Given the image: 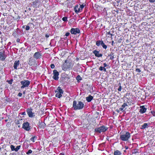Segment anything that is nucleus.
<instances>
[{"mask_svg": "<svg viewBox=\"0 0 155 155\" xmlns=\"http://www.w3.org/2000/svg\"><path fill=\"white\" fill-rule=\"evenodd\" d=\"M84 7V5L83 4L80 5L79 6V7L80 8L81 10V11H82V9Z\"/></svg>", "mask_w": 155, "mask_h": 155, "instance_id": "nucleus-32", "label": "nucleus"}, {"mask_svg": "<svg viewBox=\"0 0 155 155\" xmlns=\"http://www.w3.org/2000/svg\"><path fill=\"white\" fill-rule=\"evenodd\" d=\"M129 93H127L126 94V96L127 95H129Z\"/></svg>", "mask_w": 155, "mask_h": 155, "instance_id": "nucleus-51", "label": "nucleus"}, {"mask_svg": "<svg viewBox=\"0 0 155 155\" xmlns=\"http://www.w3.org/2000/svg\"><path fill=\"white\" fill-rule=\"evenodd\" d=\"M2 34V32L0 31V34Z\"/></svg>", "mask_w": 155, "mask_h": 155, "instance_id": "nucleus-54", "label": "nucleus"}, {"mask_svg": "<svg viewBox=\"0 0 155 155\" xmlns=\"http://www.w3.org/2000/svg\"><path fill=\"white\" fill-rule=\"evenodd\" d=\"M150 123L148 124L147 123H144L143 125L141 126V129H145L146 128H148L149 127V126L150 125Z\"/></svg>", "mask_w": 155, "mask_h": 155, "instance_id": "nucleus-18", "label": "nucleus"}, {"mask_svg": "<svg viewBox=\"0 0 155 155\" xmlns=\"http://www.w3.org/2000/svg\"><path fill=\"white\" fill-rule=\"evenodd\" d=\"M36 137L35 136L32 137L31 138L30 140L32 141L33 142H34V139H36Z\"/></svg>", "mask_w": 155, "mask_h": 155, "instance_id": "nucleus-30", "label": "nucleus"}, {"mask_svg": "<svg viewBox=\"0 0 155 155\" xmlns=\"http://www.w3.org/2000/svg\"><path fill=\"white\" fill-rule=\"evenodd\" d=\"M41 56V55L40 54H39V58H40V57Z\"/></svg>", "mask_w": 155, "mask_h": 155, "instance_id": "nucleus-52", "label": "nucleus"}, {"mask_svg": "<svg viewBox=\"0 0 155 155\" xmlns=\"http://www.w3.org/2000/svg\"><path fill=\"white\" fill-rule=\"evenodd\" d=\"M114 155H121V153L120 151L117 150L114 151Z\"/></svg>", "mask_w": 155, "mask_h": 155, "instance_id": "nucleus-23", "label": "nucleus"}, {"mask_svg": "<svg viewBox=\"0 0 155 155\" xmlns=\"http://www.w3.org/2000/svg\"><path fill=\"white\" fill-rule=\"evenodd\" d=\"M2 119H3V117H2Z\"/></svg>", "mask_w": 155, "mask_h": 155, "instance_id": "nucleus-57", "label": "nucleus"}, {"mask_svg": "<svg viewBox=\"0 0 155 155\" xmlns=\"http://www.w3.org/2000/svg\"><path fill=\"white\" fill-rule=\"evenodd\" d=\"M130 133L127 132H126V134H124L121 135L120 136V139L124 141H127L130 138Z\"/></svg>", "mask_w": 155, "mask_h": 155, "instance_id": "nucleus-4", "label": "nucleus"}, {"mask_svg": "<svg viewBox=\"0 0 155 155\" xmlns=\"http://www.w3.org/2000/svg\"><path fill=\"white\" fill-rule=\"evenodd\" d=\"M150 3H154L155 2V0H148Z\"/></svg>", "mask_w": 155, "mask_h": 155, "instance_id": "nucleus-39", "label": "nucleus"}, {"mask_svg": "<svg viewBox=\"0 0 155 155\" xmlns=\"http://www.w3.org/2000/svg\"><path fill=\"white\" fill-rule=\"evenodd\" d=\"M93 97L91 95L86 97V100L88 102H90L93 99Z\"/></svg>", "mask_w": 155, "mask_h": 155, "instance_id": "nucleus-20", "label": "nucleus"}, {"mask_svg": "<svg viewBox=\"0 0 155 155\" xmlns=\"http://www.w3.org/2000/svg\"><path fill=\"white\" fill-rule=\"evenodd\" d=\"M69 35H70V33L68 32H67L66 33L65 35L66 36H68Z\"/></svg>", "mask_w": 155, "mask_h": 155, "instance_id": "nucleus-41", "label": "nucleus"}, {"mask_svg": "<svg viewBox=\"0 0 155 155\" xmlns=\"http://www.w3.org/2000/svg\"><path fill=\"white\" fill-rule=\"evenodd\" d=\"M12 150H15V146L13 145H11L10 146Z\"/></svg>", "mask_w": 155, "mask_h": 155, "instance_id": "nucleus-28", "label": "nucleus"}, {"mask_svg": "<svg viewBox=\"0 0 155 155\" xmlns=\"http://www.w3.org/2000/svg\"><path fill=\"white\" fill-rule=\"evenodd\" d=\"M151 113L153 114V116H155V112L153 110H152L151 111Z\"/></svg>", "mask_w": 155, "mask_h": 155, "instance_id": "nucleus-36", "label": "nucleus"}, {"mask_svg": "<svg viewBox=\"0 0 155 155\" xmlns=\"http://www.w3.org/2000/svg\"><path fill=\"white\" fill-rule=\"evenodd\" d=\"M22 128L27 131H29L30 129L29 124L28 122L24 123L23 124Z\"/></svg>", "mask_w": 155, "mask_h": 155, "instance_id": "nucleus-10", "label": "nucleus"}, {"mask_svg": "<svg viewBox=\"0 0 155 155\" xmlns=\"http://www.w3.org/2000/svg\"><path fill=\"white\" fill-rule=\"evenodd\" d=\"M58 91V93L56 94L55 96L59 98H60L62 96V94L63 93V91L62 89H61L59 87H58L57 89Z\"/></svg>", "mask_w": 155, "mask_h": 155, "instance_id": "nucleus-7", "label": "nucleus"}, {"mask_svg": "<svg viewBox=\"0 0 155 155\" xmlns=\"http://www.w3.org/2000/svg\"><path fill=\"white\" fill-rule=\"evenodd\" d=\"M50 67L51 68L53 69L55 67V65L54 64H51L50 65Z\"/></svg>", "mask_w": 155, "mask_h": 155, "instance_id": "nucleus-37", "label": "nucleus"}, {"mask_svg": "<svg viewBox=\"0 0 155 155\" xmlns=\"http://www.w3.org/2000/svg\"><path fill=\"white\" fill-rule=\"evenodd\" d=\"M4 52L2 50H0V59L2 60H4L6 58Z\"/></svg>", "mask_w": 155, "mask_h": 155, "instance_id": "nucleus-12", "label": "nucleus"}, {"mask_svg": "<svg viewBox=\"0 0 155 155\" xmlns=\"http://www.w3.org/2000/svg\"><path fill=\"white\" fill-rule=\"evenodd\" d=\"M107 34L109 35H110L111 36V37H112L113 36V34H111L110 33V31H109L107 33Z\"/></svg>", "mask_w": 155, "mask_h": 155, "instance_id": "nucleus-40", "label": "nucleus"}, {"mask_svg": "<svg viewBox=\"0 0 155 155\" xmlns=\"http://www.w3.org/2000/svg\"><path fill=\"white\" fill-rule=\"evenodd\" d=\"M69 78L66 77H63L62 76L60 79V81L63 84H65V83H67L69 82Z\"/></svg>", "mask_w": 155, "mask_h": 155, "instance_id": "nucleus-5", "label": "nucleus"}, {"mask_svg": "<svg viewBox=\"0 0 155 155\" xmlns=\"http://www.w3.org/2000/svg\"><path fill=\"white\" fill-rule=\"evenodd\" d=\"M22 94L21 93H19L18 94V96L19 97L21 96H22Z\"/></svg>", "mask_w": 155, "mask_h": 155, "instance_id": "nucleus-43", "label": "nucleus"}, {"mask_svg": "<svg viewBox=\"0 0 155 155\" xmlns=\"http://www.w3.org/2000/svg\"><path fill=\"white\" fill-rule=\"evenodd\" d=\"M49 36V35L47 34L45 35V37L48 38Z\"/></svg>", "mask_w": 155, "mask_h": 155, "instance_id": "nucleus-45", "label": "nucleus"}, {"mask_svg": "<svg viewBox=\"0 0 155 155\" xmlns=\"http://www.w3.org/2000/svg\"><path fill=\"white\" fill-rule=\"evenodd\" d=\"M32 109L31 108H30V109H28L27 110V114H28L29 117H32L34 116V113H33L32 112Z\"/></svg>", "mask_w": 155, "mask_h": 155, "instance_id": "nucleus-11", "label": "nucleus"}, {"mask_svg": "<svg viewBox=\"0 0 155 155\" xmlns=\"http://www.w3.org/2000/svg\"><path fill=\"white\" fill-rule=\"evenodd\" d=\"M79 7V5H77L74 7V9L76 13H78L81 12V10L80 8Z\"/></svg>", "mask_w": 155, "mask_h": 155, "instance_id": "nucleus-15", "label": "nucleus"}, {"mask_svg": "<svg viewBox=\"0 0 155 155\" xmlns=\"http://www.w3.org/2000/svg\"><path fill=\"white\" fill-rule=\"evenodd\" d=\"M17 42H19V40L18 39L17 40Z\"/></svg>", "mask_w": 155, "mask_h": 155, "instance_id": "nucleus-50", "label": "nucleus"}, {"mask_svg": "<svg viewBox=\"0 0 155 155\" xmlns=\"http://www.w3.org/2000/svg\"><path fill=\"white\" fill-rule=\"evenodd\" d=\"M125 149H126V150H127V149H128V147L125 146Z\"/></svg>", "mask_w": 155, "mask_h": 155, "instance_id": "nucleus-49", "label": "nucleus"}, {"mask_svg": "<svg viewBox=\"0 0 155 155\" xmlns=\"http://www.w3.org/2000/svg\"><path fill=\"white\" fill-rule=\"evenodd\" d=\"M25 29L26 30H28L30 29V27L28 25H27Z\"/></svg>", "mask_w": 155, "mask_h": 155, "instance_id": "nucleus-38", "label": "nucleus"}, {"mask_svg": "<svg viewBox=\"0 0 155 155\" xmlns=\"http://www.w3.org/2000/svg\"><path fill=\"white\" fill-rule=\"evenodd\" d=\"M99 70L101 71L104 70L105 72L106 71V69L105 68L103 67L102 66H101L99 67Z\"/></svg>", "mask_w": 155, "mask_h": 155, "instance_id": "nucleus-26", "label": "nucleus"}, {"mask_svg": "<svg viewBox=\"0 0 155 155\" xmlns=\"http://www.w3.org/2000/svg\"><path fill=\"white\" fill-rule=\"evenodd\" d=\"M112 32L113 33H114V31H112Z\"/></svg>", "mask_w": 155, "mask_h": 155, "instance_id": "nucleus-55", "label": "nucleus"}, {"mask_svg": "<svg viewBox=\"0 0 155 155\" xmlns=\"http://www.w3.org/2000/svg\"><path fill=\"white\" fill-rule=\"evenodd\" d=\"M127 106V104L125 103H124L121 106V107L119 108V110L120 111H122L124 109L125 107Z\"/></svg>", "mask_w": 155, "mask_h": 155, "instance_id": "nucleus-21", "label": "nucleus"}, {"mask_svg": "<svg viewBox=\"0 0 155 155\" xmlns=\"http://www.w3.org/2000/svg\"><path fill=\"white\" fill-rule=\"evenodd\" d=\"M32 152V151L31 150H29L28 152L26 153L27 154H29Z\"/></svg>", "mask_w": 155, "mask_h": 155, "instance_id": "nucleus-33", "label": "nucleus"}, {"mask_svg": "<svg viewBox=\"0 0 155 155\" xmlns=\"http://www.w3.org/2000/svg\"><path fill=\"white\" fill-rule=\"evenodd\" d=\"M119 110H117V111L118 112H119Z\"/></svg>", "mask_w": 155, "mask_h": 155, "instance_id": "nucleus-53", "label": "nucleus"}, {"mask_svg": "<svg viewBox=\"0 0 155 155\" xmlns=\"http://www.w3.org/2000/svg\"><path fill=\"white\" fill-rule=\"evenodd\" d=\"M80 78L79 79V80H81V77H80V76L79 75H78L77 76V78Z\"/></svg>", "mask_w": 155, "mask_h": 155, "instance_id": "nucleus-42", "label": "nucleus"}, {"mask_svg": "<svg viewBox=\"0 0 155 155\" xmlns=\"http://www.w3.org/2000/svg\"><path fill=\"white\" fill-rule=\"evenodd\" d=\"M73 107L74 110H81L83 108L84 104L81 101H74L73 102Z\"/></svg>", "mask_w": 155, "mask_h": 155, "instance_id": "nucleus-1", "label": "nucleus"}, {"mask_svg": "<svg viewBox=\"0 0 155 155\" xmlns=\"http://www.w3.org/2000/svg\"><path fill=\"white\" fill-rule=\"evenodd\" d=\"M114 53L112 52H111L110 54L108 55V56H110V60H113L114 57Z\"/></svg>", "mask_w": 155, "mask_h": 155, "instance_id": "nucleus-25", "label": "nucleus"}, {"mask_svg": "<svg viewBox=\"0 0 155 155\" xmlns=\"http://www.w3.org/2000/svg\"><path fill=\"white\" fill-rule=\"evenodd\" d=\"M111 42H112V43H111V45H112V46H114V41H112Z\"/></svg>", "mask_w": 155, "mask_h": 155, "instance_id": "nucleus-47", "label": "nucleus"}, {"mask_svg": "<svg viewBox=\"0 0 155 155\" xmlns=\"http://www.w3.org/2000/svg\"><path fill=\"white\" fill-rule=\"evenodd\" d=\"M21 84L22 85L21 87V88L22 89L24 88L25 87H28L30 84V82L28 80H25L21 81Z\"/></svg>", "mask_w": 155, "mask_h": 155, "instance_id": "nucleus-6", "label": "nucleus"}, {"mask_svg": "<svg viewBox=\"0 0 155 155\" xmlns=\"http://www.w3.org/2000/svg\"><path fill=\"white\" fill-rule=\"evenodd\" d=\"M32 5L33 7H38L39 6L38 5V0H35V1L33 2V4Z\"/></svg>", "mask_w": 155, "mask_h": 155, "instance_id": "nucleus-16", "label": "nucleus"}, {"mask_svg": "<svg viewBox=\"0 0 155 155\" xmlns=\"http://www.w3.org/2000/svg\"><path fill=\"white\" fill-rule=\"evenodd\" d=\"M103 65H104V68H105V67H106L107 66V64L105 63H104Z\"/></svg>", "mask_w": 155, "mask_h": 155, "instance_id": "nucleus-44", "label": "nucleus"}, {"mask_svg": "<svg viewBox=\"0 0 155 155\" xmlns=\"http://www.w3.org/2000/svg\"><path fill=\"white\" fill-rule=\"evenodd\" d=\"M108 128L107 127L103 125L99 127L95 128L94 131L98 133L104 132L108 129Z\"/></svg>", "mask_w": 155, "mask_h": 155, "instance_id": "nucleus-3", "label": "nucleus"}, {"mask_svg": "<svg viewBox=\"0 0 155 155\" xmlns=\"http://www.w3.org/2000/svg\"><path fill=\"white\" fill-rule=\"evenodd\" d=\"M53 74L54 75L52 77V78L55 80H58L59 78V72L56 70H54L53 71Z\"/></svg>", "mask_w": 155, "mask_h": 155, "instance_id": "nucleus-8", "label": "nucleus"}, {"mask_svg": "<svg viewBox=\"0 0 155 155\" xmlns=\"http://www.w3.org/2000/svg\"><path fill=\"white\" fill-rule=\"evenodd\" d=\"M93 52L96 57L99 58L102 57V54H101L99 53V51L96 50L93 51Z\"/></svg>", "mask_w": 155, "mask_h": 155, "instance_id": "nucleus-13", "label": "nucleus"}, {"mask_svg": "<svg viewBox=\"0 0 155 155\" xmlns=\"http://www.w3.org/2000/svg\"><path fill=\"white\" fill-rule=\"evenodd\" d=\"M71 33L72 34L76 35L77 34L80 33V31L79 28H71L70 31Z\"/></svg>", "mask_w": 155, "mask_h": 155, "instance_id": "nucleus-9", "label": "nucleus"}, {"mask_svg": "<svg viewBox=\"0 0 155 155\" xmlns=\"http://www.w3.org/2000/svg\"><path fill=\"white\" fill-rule=\"evenodd\" d=\"M19 61H15L14 65V68L15 69H17V67L19 65Z\"/></svg>", "mask_w": 155, "mask_h": 155, "instance_id": "nucleus-19", "label": "nucleus"}, {"mask_svg": "<svg viewBox=\"0 0 155 155\" xmlns=\"http://www.w3.org/2000/svg\"><path fill=\"white\" fill-rule=\"evenodd\" d=\"M67 61V60H65L64 63L61 66L62 69L64 71H66L68 69H71L73 66V64L71 62Z\"/></svg>", "mask_w": 155, "mask_h": 155, "instance_id": "nucleus-2", "label": "nucleus"}, {"mask_svg": "<svg viewBox=\"0 0 155 155\" xmlns=\"http://www.w3.org/2000/svg\"><path fill=\"white\" fill-rule=\"evenodd\" d=\"M140 109L139 110V112L142 114H143L145 113L147 110V108H146L144 106H140Z\"/></svg>", "mask_w": 155, "mask_h": 155, "instance_id": "nucleus-14", "label": "nucleus"}, {"mask_svg": "<svg viewBox=\"0 0 155 155\" xmlns=\"http://www.w3.org/2000/svg\"><path fill=\"white\" fill-rule=\"evenodd\" d=\"M45 126V124L44 122H41V123H39V128H44Z\"/></svg>", "mask_w": 155, "mask_h": 155, "instance_id": "nucleus-22", "label": "nucleus"}, {"mask_svg": "<svg viewBox=\"0 0 155 155\" xmlns=\"http://www.w3.org/2000/svg\"><path fill=\"white\" fill-rule=\"evenodd\" d=\"M20 146H18L15 148V151H17L20 148Z\"/></svg>", "mask_w": 155, "mask_h": 155, "instance_id": "nucleus-29", "label": "nucleus"}, {"mask_svg": "<svg viewBox=\"0 0 155 155\" xmlns=\"http://www.w3.org/2000/svg\"><path fill=\"white\" fill-rule=\"evenodd\" d=\"M138 73H140L141 72V70L139 68H136L135 70Z\"/></svg>", "mask_w": 155, "mask_h": 155, "instance_id": "nucleus-34", "label": "nucleus"}, {"mask_svg": "<svg viewBox=\"0 0 155 155\" xmlns=\"http://www.w3.org/2000/svg\"><path fill=\"white\" fill-rule=\"evenodd\" d=\"M62 20L63 21H67V18L66 17H64L62 18Z\"/></svg>", "mask_w": 155, "mask_h": 155, "instance_id": "nucleus-31", "label": "nucleus"}, {"mask_svg": "<svg viewBox=\"0 0 155 155\" xmlns=\"http://www.w3.org/2000/svg\"><path fill=\"white\" fill-rule=\"evenodd\" d=\"M22 114L23 115H26V113L25 112H23L22 113Z\"/></svg>", "mask_w": 155, "mask_h": 155, "instance_id": "nucleus-48", "label": "nucleus"}, {"mask_svg": "<svg viewBox=\"0 0 155 155\" xmlns=\"http://www.w3.org/2000/svg\"><path fill=\"white\" fill-rule=\"evenodd\" d=\"M12 80L11 81H8V83L9 84H12Z\"/></svg>", "mask_w": 155, "mask_h": 155, "instance_id": "nucleus-46", "label": "nucleus"}, {"mask_svg": "<svg viewBox=\"0 0 155 155\" xmlns=\"http://www.w3.org/2000/svg\"><path fill=\"white\" fill-rule=\"evenodd\" d=\"M34 57L36 59L39 58V52H36L35 53L34 55Z\"/></svg>", "mask_w": 155, "mask_h": 155, "instance_id": "nucleus-24", "label": "nucleus"}, {"mask_svg": "<svg viewBox=\"0 0 155 155\" xmlns=\"http://www.w3.org/2000/svg\"><path fill=\"white\" fill-rule=\"evenodd\" d=\"M101 46L105 50L107 49V46L106 45H105L104 43Z\"/></svg>", "mask_w": 155, "mask_h": 155, "instance_id": "nucleus-27", "label": "nucleus"}, {"mask_svg": "<svg viewBox=\"0 0 155 155\" xmlns=\"http://www.w3.org/2000/svg\"><path fill=\"white\" fill-rule=\"evenodd\" d=\"M104 43L102 40H98L96 41V44L97 46H99L100 45L101 46Z\"/></svg>", "mask_w": 155, "mask_h": 155, "instance_id": "nucleus-17", "label": "nucleus"}, {"mask_svg": "<svg viewBox=\"0 0 155 155\" xmlns=\"http://www.w3.org/2000/svg\"><path fill=\"white\" fill-rule=\"evenodd\" d=\"M7 121V120H5V121Z\"/></svg>", "mask_w": 155, "mask_h": 155, "instance_id": "nucleus-56", "label": "nucleus"}, {"mask_svg": "<svg viewBox=\"0 0 155 155\" xmlns=\"http://www.w3.org/2000/svg\"><path fill=\"white\" fill-rule=\"evenodd\" d=\"M119 84H120V85L119 87V88H118V90L119 91H121V86L120 85V83H119Z\"/></svg>", "mask_w": 155, "mask_h": 155, "instance_id": "nucleus-35", "label": "nucleus"}]
</instances>
